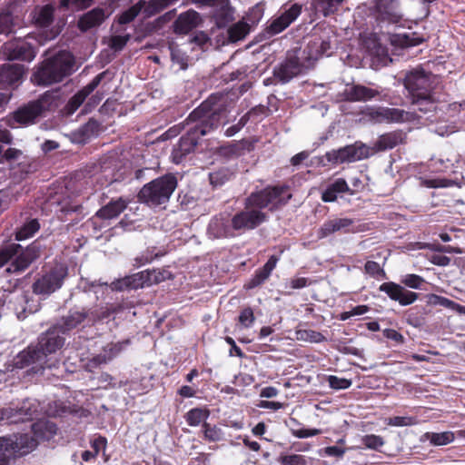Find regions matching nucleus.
Listing matches in <instances>:
<instances>
[{
  "label": "nucleus",
  "mask_w": 465,
  "mask_h": 465,
  "mask_svg": "<svg viewBox=\"0 0 465 465\" xmlns=\"http://www.w3.org/2000/svg\"><path fill=\"white\" fill-rule=\"evenodd\" d=\"M38 403L35 401H24L20 407H5L0 409V421L7 423H20L31 421L39 412Z\"/></svg>",
  "instance_id": "nucleus-13"
},
{
  "label": "nucleus",
  "mask_w": 465,
  "mask_h": 465,
  "mask_svg": "<svg viewBox=\"0 0 465 465\" xmlns=\"http://www.w3.org/2000/svg\"><path fill=\"white\" fill-rule=\"evenodd\" d=\"M203 22L200 14L194 10H188L182 13L174 22V32L177 34H187L198 27Z\"/></svg>",
  "instance_id": "nucleus-24"
},
{
  "label": "nucleus",
  "mask_w": 465,
  "mask_h": 465,
  "mask_svg": "<svg viewBox=\"0 0 465 465\" xmlns=\"http://www.w3.org/2000/svg\"><path fill=\"white\" fill-rule=\"evenodd\" d=\"M99 127V122L92 118L80 127L79 132L84 138H90L98 133Z\"/></svg>",
  "instance_id": "nucleus-52"
},
{
  "label": "nucleus",
  "mask_w": 465,
  "mask_h": 465,
  "mask_svg": "<svg viewBox=\"0 0 465 465\" xmlns=\"http://www.w3.org/2000/svg\"><path fill=\"white\" fill-rule=\"evenodd\" d=\"M302 71V64L299 59L293 55L287 57L282 63L273 70V75L281 83L286 84L293 77L300 74Z\"/></svg>",
  "instance_id": "nucleus-20"
},
{
  "label": "nucleus",
  "mask_w": 465,
  "mask_h": 465,
  "mask_svg": "<svg viewBox=\"0 0 465 465\" xmlns=\"http://www.w3.org/2000/svg\"><path fill=\"white\" fill-rule=\"evenodd\" d=\"M232 176V173L228 169H220L214 173H210V182L212 184L217 186L222 185L229 181Z\"/></svg>",
  "instance_id": "nucleus-50"
},
{
  "label": "nucleus",
  "mask_w": 465,
  "mask_h": 465,
  "mask_svg": "<svg viewBox=\"0 0 465 465\" xmlns=\"http://www.w3.org/2000/svg\"><path fill=\"white\" fill-rule=\"evenodd\" d=\"M279 462L282 465H308L309 460L302 455L292 454L281 456Z\"/></svg>",
  "instance_id": "nucleus-51"
},
{
  "label": "nucleus",
  "mask_w": 465,
  "mask_h": 465,
  "mask_svg": "<svg viewBox=\"0 0 465 465\" xmlns=\"http://www.w3.org/2000/svg\"><path fill=\"white\" fill-rule=\"evenodd\" d=\"M365 272L372 276L378 274H385L380 264L373 261H368L364 266Z\"/></svg>",
  "instance_id": "nucleus-64"
},
{
  "label": "nucleus",
  "mask_w": 465,
  "mask_h": 465,
  "mask_svg": "<svg viewBox=\"0 0 465 465\" xmlns=\"http://www.w3.org/2000/svg\"><path fill=\"white\" fill-rule=\"evenodd\" d=\"M13 441V448L16 456H24L32 452L38 445V440L28 434L10 436Z\"/></svg>",
  "instance_id": "nucleus-26"
},
{
  "label": "nucleus",
  "mask_w": 465,
  "mask_h": 465,
  "mask_svg": "<svg viewBox=\"0 0 465 465\" xmlns=\"http://www.w3.org/2000/svg\"><path fill=\"white\" fill-rule=\"evenodd\" d=\"M424 282V279L417 274H407L401 280L404 285L412 289H420Z\"/></svg>",
  "instance_id": "nucleus-58"
},
{
  "label": "nucleus",
  "mask_w": 465,
  "mask_h": 465,
  "mask_svg": "<svg viewBox=\"0 0 465 465\" xmlns=\"http://www.w3.org/2000/svg\"><path fill=\"white\" fill-rule=\"evenodd\" d=\"M39 230L37 220L34 219L24 224L16 232V240L21 241L34 235Z\"/></svg>",
  "instance_id": "nucleus-46"
},
{
  "label": "nucleus",
  "mask_w": 465,
  "mask_h": 465,
  "mask_svg": "<svg viewBox=\"0 0 465 465\" xmlns=\"http://www.w3.org/2000/svg\"><path fill=\"white\" fill-rule=\"evenodd\" d=\"M249 32V26L246 23H237L229 29V37L236 42L246 36Z\"/></svg>",
  "instance_id": "nucleus-47"
},
{
  "label": "nucleus",
  "mask_w": 465,
  "mask_h": 465,
  "mask_svg": "<svg viewBox=\"0 0 465 465\" xmlns=\"http://www.w3.org/2000/svg\"><path fill=\"white\" fill-rule=\"evenodd\" d=\"M62 100L60 89L46 91L38 99L18 108L14 113V120L22 125L33 124L46 112L55 110L61 104Z\"/></svg>",
  "instance_id": "nucleus-4"
},
{
  "label": "nucleus",
  "mask_w": 465,
  "mask_h": 465,
  "mask_svg": "<svg viewBox=\"0 0 465 465\" xmlns=\"http://www.w3.org/2000/svg\"><path fill=\"white\" fill-rule=\"evenodd\" d=\"M209 411L200 408H194L186 414V421L190 426H198L202 422H205L209 417Z\"/></svg>",
  "instance_id": "nucleus-41"
},
{
  "label": "nucleus",
  "mask_w": 465,
  "mask_h": 465,
  "mask_svg": "<svg viewBox=\"0 0 465 465\" xmlns=\"http://www.w3.org/2000/svg\"><path fill=\"white\" fill-rule=\"evenodd\" d=\"M164 279L161 272L155 270L143 271L123 279L113 282L112 290L124 291V289H139L157 283Z\"/></svg>",
  "instance_id": "nucleus-12"
},
{
  "label": "nucleus",
  "mask_w": 465,
  "mask_h": 465,
  "mask_svg": "<svg viewBox=\"0 0 465 465\" xmlns=\"http://www.w3.org/2000/svg\"><path fill=\"white\" fill-rule=\"evenodd\" d=\"M74 59L70 53L61 51L43 61L34 71L31 81L36 85H51L61 82L73 72Z\"/></svg>",
  "instance_id": "nucleus-3"
},
{
  "label": "nucleus",
  "mask_w": 465,
  "mask_h": 465,
  "mask_svg": "<svg viewBox=\"0 0 465 465\" xmlns=\"http://www.w3.org/2000/svg\"><path fill=\"white\" fill-rule=\"evenodd\" d=\"M313 47H317L316 54H330V51L331 49L330 39H320L315 38L312 41L309 42V48L312 49Z\"/></svg>",
  "instance_id": "nucleus-49"
},
{
  "label": "nucleus",
  "mask_w": 465,
  "mask_h": 465,
  "mask_svg": "<svg viewBox=\"0 0 465 465\" xmlns=\"http://www.w3.org/2000/svg\"><path fill=\"white\" fill-rule=\"evenodd\" d=\"M54 6L46 5L37 7L34 12V21L40 27L49 26L54 20Z\"/></svg>",
  "instance_id": "nucleus-33"
},
{
  "label": "nucleus",
  "mask_w": 465,
  "mask_h": 465,
  "mask_svg": "<svg viewBox=\"0 0 465 465\" xmlns=\"http://www.w3.org/2000/svg\"><path fill=\"white\" fill-rule=\"evenodd\" d=\"M344 0H312V5L323 16H328L338 11Z\"/></svg>",
  "instance_id": "nucleus-36"
},
{
  "label": "nucleus",
  "mask_w": 465,
  "mask_h": 465,
  "mask_svg": "<svg viewBox=\"0 0 465 465\" xmlns=\"http://www.w3.org/2000/svg\"><path fill=\"white\" fill-rule=\"evenodd\" d=\"M411 104L417 106L418 110L427 114L434 112L437 108V101L432 93H428L411 99Z\"/></svg>",
  "instance_id": "nucleus-34"
},
{
  "label": "nucleus",
  "mask_w": 465,
  "mask_h": 465,
  "mask_svg": "<svg viewBox=\"0 0 465 465\" xmlns=\"http://www.w3.org/2000/svg\"><path fill=\"white\" fill-rule=\"evenodd\" d=\"M266 220L264 212L245 205L242 211L233 215L231 223L232 230L245 232L257 228Z\"/></svg>",
  "instance_id": "nucleus-14"
},
{
  "label": "nucleus",
  "mask_w": 465,
  "mask_h": 465,
  "mask_svg": "<svg viewBox=\"0 0 465 465\" xmlns=\"http://www.w3.org/2000/svg\"><path fill=\"white\" fill-rule=\"evenodd\" d=\"M94 0H61V5L73 10H83L89 7Z\"/></svg>",
  "instance_id": "nucleus-54"
},
{
  "label": "nucleus",
  "mask_w": 465,
  "mask_h": 465,
  "mask_svg": "<svg viewBox=\"0 0 465 465\" xmlns=\"http://www.w3.org/2000/svg\"><path fill=\"white\" fill-rule=\"evenodd\" d=\"M24 74L20 64H5L0 70V89L16 87Z\"/></svg>",
  "instance_id": "nucleus-23"
},
{
  "label": "nucleus",
  "mask_w": 465,
  "mask_h": 465,
  "mask_svg": "<svg viewBox=\"0 0 465 465\" xmlns=\"http://www.w3.org/2000/svg\"><path fill=\"white\" fill-rule=\"evenodd\" d=\"M128 203L129 201L123 197L111 200L96 213V215L102 219H114L126 209Z\"/></svg>",
  "instance_id": "nucleus-27"
},
{
  "label": "nucleus",
  "mask_w": 465,
  "mask_h": 465,
  "mask_svg": "<svg viewBox=\"0 0 465 465\" xmlns=\"http://www.w3.org/2000/svg\"><path fill=\"white\" fill-rule=\"evenodd\" d=\"M380 94L378 90L357 84L346 89V99L351 102H366Z\"/></svg>",
  "instance_id": "nucleus-30"
},
{
  "label": "nucleus",
  "mask_w": 465,
  "mask_h": 465,
  "mask_svg": "<svg viewBox=\"0 0 465 465\" xmlns=\"http://www.w3.org/2000/svg\"><path fill=\"white\" fill-rule=\"evenodd\" d=\"M14 303V309L16 312L17 317L19 319H22L23 314H19L22 305H25V303H29V294L25 292H20L19 293H16L14 297V301H12Z\"/></svg>",
  "instance_id": "nucleus-57"
},
{
  "label": "nucleus",
  "mask_w": 465,
  "mask_h": 465,
  "mask_svg": "<svg viewBox=\"0 0 465 465\" xmlns=\"http://www.w3.org/2000/svg\"><path fill=\"white\" fill-rule=\"evenodd\" d=\"M379 290L385 292L391 300L398 302L402 306L413 303L419 297V294L406 290L401 285L393 282H383Z\"/></svg>",
  "instance_id": "nucleus-18"
},
{
  "label": "nucleus",
  "mask_w": 465,
  "mask_h": 465,
  "mask_svg": "<svg viewBox=\"0 0 465 465\" xmlns=\"http://www.w3.org/2000/svg\"><path fill=\"white\" fill-rule=\"evenodd\" d=\"M371 155V147L361 142H356L353 144L327 152L325 157L330 163L338 165L361 161Z\"/></svg>",
  "instance_id": "nucleus-9"
},
{
  "label": "nucleus",
  "mask_w": 465,
  "mask_h": 465,
  "mask_svg": "<svg viewBox=\"0 0 465 465\" xmlns=\"http://www.w3.org/2000/svg\"><path fill=\"white\" fill-rule=\"evenodd\" d=\"M232 226L223 215L214 216L208 225V234L215 239L232 236Z\"/></svg>",
  "instance_id": "nucleus-29"
},
{
  "label": "nucleus",
  "mask_w": 465,
  "mask_h": 465,
  "mask_svg": "<svg viewBox=\"0 0 465 465\" xmlns=\"http://www.w3.org/2000/svg\"><path fill=\"white\" fill-rule=\"evenodd\" d=\"M87 317L84 311H70L67 315L64 316L54 326L64 334L65 332L76 328Z\"/></svg>",
  "instance_id": "nucleus-28"
},
{
  "label": "nucleus",
  "mask_w": 465,
  "mask_h": 465,
  "mask_svg": "<svg viewBox=\"0 0 465 465\" xmlns=\"http://www.w3.org/2000/svg\"><path fill=\"white\" fill-rule=\"evenodd\" d=\"M68 268L64 264H55L50 271L36 279L32 285L33 292L47 297L59 290L67 277Z\"/></svg>",
  "instance_id": "nucleus-8"
},
{
  "label": "nucleus",
  "mask_w": 465,
  "mask_h": 465,
  "mask_svg": "<svg viewBox=\"0 0 465 465\" xmlns=\"http://www.w3.org/2000/svg\"><path fill=\"white\" fill-rule=\"evenodd\" d=\"M353 223V221L349 218H335L325 222L318 230V237L325 238L334 232H349V227Z\"/></svg>",
  "instance_id": "nucleus-25"
},
{
  "label": "nucleus",
  "mask_w": 465,
  "mask_h": 465,
  "mask_svg": "<svg viewBox=\"0 0 465 465\" xmlns=\"http://www.w3.org/2000/svg\"><path fill=\"white\" fill-rule=\"evenodd\" d=\"M364 115L371 121L381 123H407L416 119V114L399 108L371 107L364 111Z\"/></svg>",
  "instance_id": "nucleus-11"
},
{
  "label": "nucleus",
  "mask_w": 465,
  "mask_h": 465,
  "mask_svg": "<svg viewBox=\"0 0 465 465\" xmlns=\"http://www.w3.org/2000/svg\"><path fill=\"white\" fill-rule=\"evenodd\" d=\"M418 423L415 417L411 416H395L386 420V424L389 426L395 427H408Z\"/></svg>",
  "instance_id": "nucleus-48"
},
{
  "label": "nucleus",
  "mask_w": 465,
  "mask_h": 465,
  "mask_svg": "<svg viewBox=\"0 0 465 465\" xmlns=\"http://www.w3.org/2000/svg\"><path fill=\"white\" fill-rule=\"evenodd\" d=\"M61 334L54 325L50 327L38 337L36 344L28 346L16 356L15 367L23 369L31 366L35 373L45 368H55L59 362L56 353L65 343V338Z\"/></svg>",
  "instance_id": "nucleus-2"
},
{
  "label": "nucleus",
  "mask_w": 465,
  "mask_h": 465,
  "mask_svg": "<svg viewBox=\"0 0 465 465\" xmlns=\"http://www.w3.org/2000/svg\"><path fill=\"white\" fill-rule=\"evenodd\" d=\"M40 255V245L34 242L24 249L18 243H11L0 250V268L10 262L6 271L18 272L25 270Z\"/></svg>",
  "instance_id": "nucleus-5"
},
{
  "label": "nucleus",
  "mask_w": 465,
  "mask_h": 465,
  "mask_svg": "<svg viewBox=\"0 0 465 465\" xmlns=\"http://www.w3.org/2000/svg\"><path fill=\"white\" fill-rule=\"evenodd\" d=\"M203 432L204 440L212 442H217L223 440V432L217 426H211V424L204 422L203 424Z\"/></svg>",
  "instance_id": "nucleus-44"
},
{
  "label": "nucleus",
  "mask_w": 465,
  "mask_h": 465,
  "mask_svg": "<svg viewBox=\"0 0 465 465\" xmlns=\"http://www.w3.org/2000/svg\"><path fill=\"white\" fill-rule=\"evenodd\" d=\"M129 341L111 343L104 347L103 351L91 357L84 363V368L88 371H93L94 369L102 365L107 364L112 361L116 356L120 354L124 347L128 345Z\"/></svg>",
  "instance_id": "nucleus-17"
},
{
  "label": "nucleus",
  "mask_w": 465,
  "mask_h": 465,
  "mask_svg": "<svg viewBox=\"0 0 465 465\" xmlns=\"http://www.w3.org/2000/svg\"><path fill=\"white\" fill-rule=\"evenodd\" d=\"M250 143L245 141H239L222 147V152L229 157H238L243 154L246 149L249 150Z\"/></svg>",
  "instance_id": "nucleus-42"
},
{
  "label": "nucleus",
  "mask_w": 465,
  "mask_h": 465,
  "mask_svg": "<svg viewBox=\"0 0 465 465\" xmlns=\"http://www.w3.org/2000/svg\"><path fill=\"white\" fill-rule=\"evenodd\" d=\"M436 84V76L430 73H426L424 70L416 69L411 71L404 79V86L408 90L411 99L432 93Z\"/></svg>",
  "instance_id": "nucleus-10"
},
{
  "label": "nucleus",
  "mask_w": 465,
  "mask_h": 465,
  "mask_svg": "<svg viewBox=\"0 0 465 465\" xmlns=\"http://www.w3.org/2000/svg\"><path fill=\"white\" fill-rule=\"evenodd\" d=\"M361 441L366 446V448L375 450H378L385 443L384 440L381 436L374 434L363 436Z\"/></svg>",
  "instance_id": "nucleus-53"
},
{
  "label": "nucleus",
  "mask_w": 465,
  "mask_h": 465,
  "mask_svg": "<svg viewBox=\"0 0 465 465\" xmlns=\"http://www.w3.org/2000/svg\"><path fill=\"white\" fill-rule=\"evenodd\" d=\"M13 26V18L9 13L0 14V34H9Z\"/></svg>",
  "instance_id": "nucleus-60"
},
{
  "label": "nucleus",
  "mask_w": 465,
  "mask_h": 465,
  "mask_svg": "<svg viewBox=\"0 0 465 465\" xmlns=\"http://www.w3.org/2000/svg\"><path fill=\"white\" fill-rule=\"evenodd\" d=\"M130 38L131 35L129 34L112 36L109 42V46L114 51H121L126 45Z\"/></svg>",
  "instance_id": "nucleus-56"
},
{
  "label": "nucleus",
  "mask_w": 465,
  "mask_h": 465,
  "mask_svg": "<svg viewBox=\"0 0 465 465\" xmlns=\"http://www.w3.org/2000/svg\"><path fill=\"white\" fill-rule=\"evenodd\" d=\"M192 2L197 5L220 7L227 15L229 0H192Z\"/></svg>",
  "instance_id": "nucleus-59"
},
{
  "label": "nucleus",
  "mask_w": 465,
  "mask_h": 465,
  "mask_svg": "<svg viewBox=\"0 0 465 465\" xmlns=\"http://www.w3.org/2000/svg\"><path fill=\"white\" fill-rule=\"evenodd\" d=\"M229 121L227 109L222 100L211 97L194 109L186 118L183 127L186 134L180 139V150L190 153L198 144L199 139Z\"/></svg>",
  "instance_id": "nucleus-1"
},
{
  "label": "nucleus",
  "mask_w": 465,
  "mask_h": 465,
  "mask_svg": "<svg viewBox=\"0 0 465 465\" xmlns=\"http://www.w3.org/2000/svg\"><path fill=\"white\" fill-rule=\"evenodd\" d=\"M108 17L104 8L95 7L80 16L77 26L82 32H87L100 26Z\"/></svg>",
  "instance_id": "nucleus-22"
},
{
  "label": "nucleus",
  "mask_w": 465,
  "mask_h": 465,
  "mask_svg": "<svg viewBox=\"0 0 465 465\" xmlns=\"http://www.w3.org/2000/svg\"><path fill=\"white\" fill-rule=\"evenodd\" d=\"M328 382L331 388L334 390H344L349 388L351 385V381L345 379V378H340L337 376L331 375L328 377Z\"/></svg>",
  "instance_id": "nucleus-55"
},
{
  "label": "nucleus",
  "mask_w": 465,
  "mask_h": 465,
  "mask_svg": "<svg viewBox=\"0 0 465 465\" xmlns=\"http://www.w3.org/2000/svg\"><path fill=\"white\" fill-rule=\"evenodd\" d=\"M254 320L253 312L251 308H245L242 310L239 316V322L245 327L251 326Z\"/></svg>",
  "instance_id": "nucleus-62"
},
{
  "label": "nucleus",
  "mask_w": 465,
  "mask_h": 465,
  "mask_svg": "<svg viewBox=\"0 0 465 465\" xmlns=\"http://www.w3.org/2000/svg\"><path fill=\"white\" fill-rule=\"evenodd\" d=\"M296 339L302 341L319 343L325 341V337L319 331L313 330L296 331Z\"/></svg>",
  "instance_id": "nucleus-43"
},
{
  "label": "nucleus",
  "mask_w": 465,
  "mask_h": 465,
  "mask_svg": "<svg viewBox=\"0 0 465 465\" xmlns=\"http://www.w3.org/2000/svg\"><path fill=\"white\" fill-rule=\"evenodd\" d=\"M427 438L435 446L447 445L454 440V435L450 431L440 433H428Z\"/></svg>",
  "instance_id": "nucleus-45"
},
{
  "label": "nucleus",
  "mask_w": 465,
  "mask_h": 465,
  "mask_svg": "<svg viewBox=\"0 0 465 465\" xmlns=\"http://www.w3.org/2000/svg\"><path fill=\"white\" fill-rule=\"evenodd\" d=\"M12 446L11 437H0V465H8L10 460L15 458V449Z\"/></svg>",
  "instance_id": "nucleus-37"
},
{
  "label": "nucleus",
  "mask_w": 465,
  "mask_h": 465,
  "mask_svg": "<svg viewBox=\"0 0 465 465\" xmlns=\"http://www.w3.org/2000/svg\"><path fill=\"white\" fill-rule=\"evenodd\" d=\"M171 57L173 63L179 64L180 69H185L187 67V58L179 49L172 48Z\"/></svg>",
  "instance_id": "nucleus-61"
},
{
  "label": "nucleus",
  "mask_w": 465,
  "mask_h": 465,
  "mask_svg": "<svg viewBox=\"0 0 465 465\" xmlns=\"http://www.w3.org/2000/svg\"><path fill=\"white\" fill-rule=\"evenodd\" d=\"M178 0H149L144 7L145 17H151L176 3Z\"/></svg>",
  "instance_id": "nucleus-39"
},
{
  "label": "nucleus",
  "mask_w": 465,
  "mask_h": 465,
  "mask_svg": "<svg viewBox=\"0 0 465 465\" xmlns=\"http://www.w3.org/2000/svg\"><path fill=\"white\" fill-rule=\"evenodd\" d=\"M291 197V193L285 187H267L262 191L252 193L245 199L244 204L261 211L266 207L273 210L285 204Z\"/></svg>",
  "instance_id": "nucleus-7"
},
{
  "label": "nucleus",
  "mask_w": 465,
  "mask_h": 465,
  "mask_svg": "<svg viewBox=\"0 0 465 465\" xmlns=\"http://www.w3.org/2000/svg\"><path fill=\"white\" fill-rule=\"evenodd\" d=\"M3 53L7 60L32 61L35 57L33 45L26 39H15L5 43Z\"/></svg>",
  "instance_id": "nucleus-16"
},
{
  "label": "nucleus",
  "mask_w": 465,
  "mask_h": 465,
  "mask_svg": "<svg viewBox=\"0 0 465 465\" xmlns=\"http://www.w3.org/2000/svg\"><path fill=\"white\" fill-rule=\"evenodd\" d=\"M104 74V72L97 74L86 86L77 92L64 106V114L67 115L73 114L83 104L86 97L99 85Z\"/></svg>",
  "instance_id": "nucleus-21"
},
{
  "label": "nucleus",
  "mask_w": 465,
  "mask_h": 465,
  "mask_svg": "<svg viewBox=\"0 0 465 465\" xmlns=\"http://www.w3.org/2000/svg\"><path fill=\"white\" fill-rule=\"evenodd\" d=\"M302 12V5L298 4L292 5L288 9L284 10L281 15L273 19L267 27V34L270 36L277 35L287 28Z\"/></svg>",
  "instance_id": "nucleus-19"
},
{
  "label": "nucleus",
  "mask_w": 465,
  "mask_h": 465,
  "mask_svg": "<svg viewBox=\"0 0 465 465\" xmlns=\"http://www.w3.org/2000/svg\"><path fill=\"white\" fill-rule=\"evenodd\" d=\"M373 14L379 22L397 24L403 14L399 0H372Z\"/></svg>",
  "instance_id": "nucleus-15"
},
{
  "label": "nucleus",
  "mask_w": 465,
  "mask_h": 465,
  "mask_svg": "<svg viewBox=\"0 0 465 465\" xmlns=\"http://www.w3.org/2000/svg\"><path fill=\"white\" fill-rule=\"evenodd\" d=\"M398 143V136L394 134H387L381 135L375 143L374 147L371 148V153L373 154L378 151H385L392 149Z\"/></svg>",
  "instance_id": "nucleus-40"
},
{
  "label": "nucleus",
  "mask_w": 465,
  "mask_h": 465,
  "mask_svg": "<svg viewBox=\"0 0 465 465\" xmlns=\"http://www.w3.org/2000/svg\"><path fill=\"white\" fill-rule=\"evenodd\" d=\"M389 39L392 45L399 47L415 46L422 42V38L417 36L415 33L395 34L391 35Z\"/></svg>",
  "instance_id": "nucleus-35"
},
{
  "label": "nucleus",
  "mask_w": 465,
  "mask_h": 465,
  "mask_svg": "<svg viewBox=\"0 0 465 465\" xmlns=\"http://www.w3.org/2000/svg\"><path fill=\"white\" fill-rule=\"evenodd\" d=\"M278 261V256L272 255L267 262L255 272L254 276L248 282L247 288L252 289L264 282L269 278L273 269L276 267Z\"/></svg>",
  "instance_id": "nucleus-31"
},
{
  "label": "nucleus",
  "mask_w": 465,
  "mask_h": 465,
  "mask_svg": "<svg viewBox=\"0 0 465 465\" xmlns=\"http://www.w3.org/2000/svg\"><path fill=\"white\" fill-rule=\"evenodd\" d=\"M320 433H322V430L319 429H300V430H292V435L299 439H304V438L316 436Z\"/></svg>",
  "instance_id": "nucleus-63"
},
{
  "label": "nucleus",
  "mask_w": 465,
  "mask_h": 465,
  "mask_svg": "<svg viewBox=\"0 0 465 465\" xmlns=\"http://www.w3.org/2000/svg\"><path fill=\"white\" fill-rule=\"evenodd\" d=\"M145 5V0H139L136 4H134L130 8H128L121 15H119L117 19L118 23L121 25L131 23L136 18V16L142 12V10L144 12Z\"/></svg>",
  "instance_id": "nucleus-38"
},
{
  "label": "nucleus",
  "mask_w": 465,
  "mask_h": 465,
  "mask_svg": "<svg viewBox=\"0 0 465 465\" xmlns=\"http://www.w3.org/2000/svg\"><path fill=\"white\" fill-rule=\"evenodd\" d=\"M35 438L37 440H48L56 434L55 424L48 420H39L31 425Z\"/></svg>",
  "instance_id": "nucleus-32"
},
{
  "label": "nucleus",
  "mask_w": 465,
  "mask_h": 465,
  "mask_svg": "<svg viewBox=\"0 0 465 465\" xmlns=\"http://www.w3.org/2000/svg\"><path fill=\"white\" fill-rule=\"evenodd\" d=\"M176 186V178L173 174H166L143 185L138 197L149 206H157L169 201Z\"/></svg>",
  "instance_id": "nucleus-6"
}]
</instances>
